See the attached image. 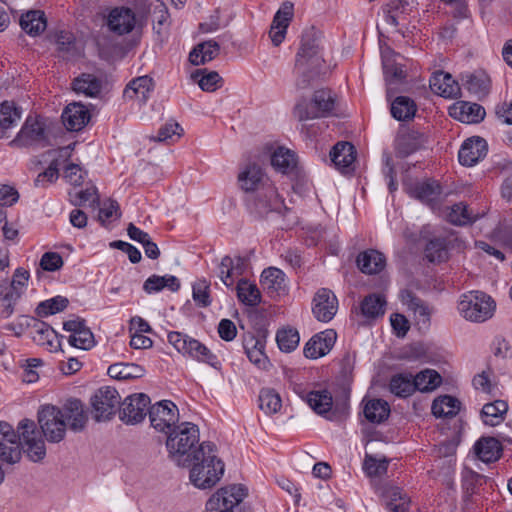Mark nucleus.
Here are the masks:
<instances>
[{
  "instance_id": "obj_1",
  "label": "nucleus",
  "mask_w": 512,
  "mask_h": 512,
  "mask_svg": "<svg viewBox=\"0 0 512 512\" xmlns=\"http://www.w3.org/2000/svg\"><path fill=\"white\" fill-rule=\"evenodd\" d=\"M190 467L189 479L198 489H210L223 477L225 464L218 457L215 444L202 442L187 462Z\"/></svg>"
},
{
  "instance_id": "obj_2",
  "label": "nucleus",
  "mask_w": 512,
  "mask_h": 512,
  "mask_svg": "<svg viewBox=\"0 0 512 512\" xmlns=\"http://www.w3.org/2000/svg\"><path fill=\"white\" fill-rule=\"evenodd\" d=\"M199 429L195 424L183 422L175 426L166 440L169 456L179 465L186 467L192 459L193 452L198 449Z\"/></svg>"
},
{
  "instance_id": "obj_3",
  "label": "nucleus",
  "mask_w": 512,
  "mask_h": 512,
  "mask_svg": "<svg viewBox=\"0 0 512 512\" xmlns=\"http://www.w3.org/2000/svg\"><path fill=\"white\" fill-rule=\"evenodd\" d=\"M323 64L318 44L314 39H303L296 56L295 68L301 74L296 81L299 90L307 89L311 79L318 74Z\"/></svg>"
},
{
  "instance_id": "obj_4",
  "label": "nucleus",
  "mask_w": 512,
  "mask_h": 512,
  "mask_svg": "<svg viewBox=\"0 0 512 512\" xmlns=\"http://www.w3.org/2000/svg\"><path fill=\"white\" fill-rule=\"evenodd\" d=\"M495 308V301L481 291H471L462 295L458 303L459 313L466 320L476 323L490 319L495 312Z\"/></svg>"
},
{
  "instance_id": "obj_5",
  "label": "nucleus",
  "mask_w": 512,
  "mask_h": 512,
  "mask_svg": "<svg viewBox=\"0 0 512 512\" xmlns=\"http://www.w3.org/2000/svg\"><path fill=\"white\" fill-rule=\"evenodd\" d=\"M335 106V98L330 90L320 89L314 92L311 102L305 99L297 102L293 115L299 121L326 117L331 114Z\"/></svg>"
},
{
  "instance_id": "obj_6",
  "label": "nucleus",
  "mask_w": 512,
  "mask_h": 512,
  "mask_svg": "<svg viewBox=\"0 0 512 512\" xmlns=\"http://www.w3.org/2000/svg\"><path fill=\"white\" fill-rule=\"evenodd\" d=\"M249 211L256 217L263 218L270 212H281L284 207L283 200L279 197L276 187L267 183L260 190L247 198Z\"/></svg>"
},
{
  "instance_id": "obj_7",
  "label": "nucleus",
  "mask_w": 512,
  "mask_h": 512,
  "mask_svg": "<svg viewBox=\"0 0 512 512\" xmlns=\"http://www.w3.org/2000/svg\"><path fill=\"white\" fill-rule=\"evenodd\" d=\"M38 423L49 442L58 443L64 439L67 423L60 408L53 405L43 406L38 412Z\"/></svg>"
},
{
  "instance_id": "obj_8",
  "label": "nucleus",
  "mask_w": 512,
  "mask_h": 512,
  "mask_svg": "<svg viewBox=\"0 0 512 512\" xmlns=\"http://www.w3.org/2000/svg\"><path fill=\"white\" fill-rule=\"evenodd\" d=\"M121 396L118 391L111 386L99 388L91 397V406L93 418L97 422L108 421L120 407Z\"/></svg>"
},
{
  "instance_id": "obj_9",
  "label": "nucleus",
  "mask_w": 512,
  "mask_h": 512,
  "mask_svg": "<svg viewBox=\"0 0 512 512\" xmlns=\"http://www.w3.org/2000/svg\"><path fill=\"white\" fill-rule=\"evenodd\" d=\"M18 431L21 433L23 451L27 457L33 462L42 461L46 456V447L34 421L29 419L20 421Z\"/></svg>"
},
{
  "instance_id": "obj_10",
  "label": "nucleus",
  "mask_w": 512,
  "mask_h": 512,
  "mask_svg": "<svg viewBox=\"0 0 512 512\" xmlns=\"http://www.w3.org/2000/svg\"><path fill=\"white\" fill-rule=\"evenodd\" d=\"M247 495L248 489L242 484L221 487L206 502V511L217 512L221 507L233 510Z\"/></svg>"
},
{
  "instance_id": "obj_11",
  "label": "nucleus",
  "mask_w": 512,
  "mask_h": 512,
  "mask_svg": "<svg viewBox=\"0 0 512 512\" xmlns=\"http://www.w3.org/2000/svg\"><path fill=\"white\" fill-rule=\"evenodd\" d=\"M168 341L183 355H188L198 361L211 365L215 360V356L204 344L180 332H170L168 334Z\"/></svg>"
},
{
  "instance_id": "obj_12",
  "label": "nucleus",
  "mask_w": 512,
  "mask_h": 512,
  "mask_svg": "<svg viewBox=\"0 0 512 512\" xmlns=\"http://www.w3.org/2000/svg\"><path fill=\"white\" fill-rule=\"evenodd\" d=\"M149 419L155 430L168 434L179 420L177 406L169 400L160 401L150 408Z\"/></svg>"
},
{
  "instance_id": "obj_13",
  "label": "nucleus",
  "mask_w": 512,
  "mask_h": 512,
  "mask_svg": "<svg viewBox=\"0 0 512 512\" xmlns=\"http://www.w3.org/2000/svg\"><path fill=\"white\" fill-rule=\"evenodd\" d=\"M22 455L19 434L7 422H0V460L8 464L20 461Z\"/></svg>"
},
{
  "instance_id": "obj_14",
  "label": "nucleus",
  "mask_w": 512,
  "mask_h": 512,
  "mask_svg": "<svg viewBox=\"0 0 512 512\" xmlns=\"http://www.w3.org/2000/svg\"><path fill=\"white\" fill-rule=\"evenodd\" d=\"M150 398L144 393L133 394L124 399L119 407V418L125 424L134 425L146 416Z\"/></svg>"
},
{
  "instance_id": "obj_15",
  "label": "nucleus",
  "mask_w": 512,
  "mask_h": 512,
  "mask_svg": "<svg viewBox=\"0 0 512 512\" xmlns=\"http://www.w3.org/2000/svg\"><path fill=\"white\" fill-rule=\"evenodd\" d=\"M338 310V300L335 294L327 289L321 288L313 298L312 313L320 322H329L334 318Z\"/></svg>"
},
{
  "instance_id": "obj_16",
  "label": "nucleus",
  "mask_w": 512,
  "mask_h": 512,
  "mask_svg": "<svg viewBox=\"0 0 512 512\" xmlns=\"http://www.w3.org/2000/svg\"><path fill=\"white\" fill-rule=\"evenodd\" d=\"M22 146L47 145V136L44 124L34 117H28L19 131L16 140Z\"/></svg>"
},
{
  "instance_id": "obj_17",
  "label": "nucleus",
  "mask_w": 512,
  "mask_h": 512,
  "mask_svg": "<svg viewBox=\"0 0 512 512\" xmlns=\"http://www.w3.org/2000/svg\"><path fill=\"white\" fill-rule=\"evenodd\" d=\"M63 328L70 332L68 342L71 346L82 350H88L93 347L94 336L83 320L66 321L63 324Z\"/></svg>"
},
{
  "instance_id": "obj_18",
  "label": "nucleus",
  "mask_w": 512,
  "mask_h": 512,
  "mask_svg": "<svg viewBox=\"0 0 512 512\" xmlns=\"http://www.w3.org/2000/svg\"><path fill=\"white\" fill-rule=\"evenodd\" d=\"M292 17L293 4L284 2L276 12L269 31V36L275 46H279L283 42Z\"/></svg>"
},
{
  "instance_id": "obj_19",
  "label": "nucleus",
  "mask_w": 512,
  "mask_h": 512,
  "mask_svg": "<svg viewBox=\"0 0 512 512\" xmlns=\"http://www.w3.org/2000/svg\"><path fill=\"white\" fill-rule=\"evenodd\" d=\"M487 142L481 137H472L462 144L458 158L464 166H473L487 154Z\"/></svg>"
},
{
  "instance_id": "obj_20",
  "label": "nucleus",
  "mask_w": 512,
  "mask_h": 512,
  "mask_svg": "<svg viewBox=\"0 0 512 512\" xmlns=\"http://www.w3.org/2000/svg\"><path fill=\"white\" fill-rule=\"evenodd\" d=\"M336 332L334 330H325L313 336L305 345L304 354L307 358L317 359L325 356L334 346Z\"/></svg>"
},
{
  "instance_id": "obj_21",
  "label": "nucleus",
  "mask_w": 512,
  "mask_h": 512,
  "mask_svg": "<svg viewBox=\"0 0 512 512\" xmlns=\"http://www.w3.org/2000/svg\"><path fill=\"white\" fill-rule=\"evenodd\" d=\"M485 114V109L477 103L459 101L449 108L451 117L467 124L479 123L484 119Z\"/></svg>"
},
{
  "instance_id": "obj_22",
  "label": "nucleus",
  "mask_w": 512,
  "mask_h": 512,
  "mask_svg": "<svg viewBox=\"0 0 512 512\" xmlns=\"http://www.w3.org/2000/svg\"><path fill=\"white\" fill-rule=\"evenodd\" d=\"M136 24L134 12L126 7H117L111 10L108 16V27L118 35L130 33Z\"/></svg>"
},
{
  "instance_id": "obj_23",
  "label": "nucleus",
  "mask_w": 512,
  "mask_h": 512,
  "mask_svg": "<svg viewBox=\"0 0 512 512\" xmlns=\"http://www.w3.org/2000/svg\"><path fill=\"white\" fill-rule=\"evenodd\" d=\"M64 126L70 131H80L89 121L88 109L80 103L69 104L62 113Z\"/></svg>"
},
{
  "instance_id": "obj_24",
  "label": "nucleus",
  "mask_w": 512,
  "mask_h": 512,
  "mask_svg": "<svg viewBox=\"0 0 512 512\" xmlns=\"http://www.w3.org/2000/svg\"><path fill=\"white\" fill-rule=\"evenodd\" d=\"M154 89V81L145 75L132 79L124 89V98L144 104Z\"/></svg>"
},
{
  "instance_id": "obj_25",
  "label": "nucleus",
  "mask_w": 512,
  "mask_h": 512,
  "mask_svg": "<svg viewBox=\"0 0 512 512\" xmlns=\"http://www.w3.org/2000/svg\"><path fill=\"white\" fill-rule=\"evenodd\" d=\"M431 90L445 98L460 96V86L449 73L437 71L430 78Z\"/></svg>"
},
{
  "instance_id": "obj_26",
  "label": "nucleus",
  "mask_w": 512,
  "mask_h": 512,
  "mask_svg": "<svg viewBox=\"0 0 512 512\" xmlns=\"http://www.w3.org/2000/svg\"><path fill=\"white\" fill-rule=\"evenodd\" d=\"M30 327L33 328L32 339L37 345L45 347L50 352L57 351L60 343L53 328L35 318Z\"/></svg>"
},
{
  "instance_id": "obj_27",
  "label": "nucleus",
  "mask_w": 512,
  "mask_h": 512,
  "mask_svg": "<svg viewBox=\"0 0 512 512\" xmlns=\"http://www.w3.org/2000/svg\"><path fill=\"white\" fill-rule=\"evenodd\" d=\"M62 412L64 414V419L69 423L71 430L74 432H79L84 429L88 418L80 400H69L65 404Z\"/></svg>"
},
{
  "instance_id": "obj_28",
  "label": "nucleus",
  "mask_w": 512,
  "mask_h": 512,
  "mask_svg": "<svg viewBox=\"0 0 512 512\" xmlns=\"http://www.w3.org/2000/svg\"><path fill=\"white\" fill-rule=\"evenodd\" d=\"M402 301L413 312L416 323L428 327L433 309L411 292H405Z\"/></svg>"
},
{
  "instance_id": "obj_29",
  "label": "nucleus",
  "mask_w": 512,
  "mask_h": 512,
  "mask_svg": "<svg viewBox=\"0 0 512 512\" xmlns=\"http://www.w3.org/2000/svg\"><path fill=\"white\" fill-rule=\"evenodd\" d=\"M264 175L259 166L256 164H249L238 175V182L240 187L246 192H254L260 190L263 185L268 182H263Z\"/></svg>"
},
{
  "instance_id": "obj_30",
  "label": "nucleus",
  "mask_w": 512,
  "mask_h": 512,
  "mask_svg": "<svg viewBox=\"0 0 512 512\" xmlns=\"http://www.w3.org/2000/svg\"><path fill=\"white\" fill-rule=\"evenodd\" d=\"M474 450L481 461L489 463L500 458L502 445L494 437H482L475 443Z\"/></svg>"
},
{
  "instance_id": "obj_31",
  "label": "nucleus",
  "mask_w": 512,
  "mask_h": 512,
  "mask_svg": "<svg viewBox=\"0 0 512 512\" xmlns=\"http://www.w3.org/2000/svg\"><path fill=\"white\" fill-rule=\"evenodd\" d=\"M244 349L249 360L259 369H266L269 366V359L264 353V339L248 337L244 340Z\"/></svg>"
},
{
  "instance_id": "obj_32",
  "label": "nucleus",
  "mask_w": 512,
  "mask_h": 512,
  "mask_svg": "<svg viewBox=\"0 0 512 512\" xmlns=\"http://www.w3.org/2000/svg\"><path fill=\"white\" fill-rule=\"evenodd\" d=\"M386 260L382 253L377 250L370 249L360 253L357 257V265L359 269L366 274H376L385 267Z\"/></svg>"
},
{
  "instance_id": "obj_33",
  "label": "nucleus",
  "mask_w": 512,
  "mask_h": 512,
  "mask_svg": "<svg viewBox=\"0 0 512 512\" xmlns=\"http://www.w3.org/2000/svg\"><path fill=\"white\" fill-rule=\"evenodd\" d=\"M462 85L477 97L485 96L490 89V78L483 71H476L462 76Z\"/></svg>"
},
{
  "instance_id": "obj_34",
  "label": "nucleus",
  "mask_w": 512,
  "mask_h": 512,
  "mask_svg": "<svg viewBox=\"0 0 512 512\" xmlns=\"http://www.w3.org/2000/svg\"><path fill=\"white\" fill-rule=\"evenodd\" d=\"M330 157L338 169H349L356 159L355 147L349 142H338L331 150Z\"/></svg>"
},
{
  "instance_id": "obj_35",
  "label": "nucleus",
  "mask_w": 512,
  "mask_h": 512,
  "mask_svg": "<svg viewBox=\"0 0 512 512\" xmlns=\"http://www.w3.org/2000/svg\"><path fill=\"white\" fill-rule=\"evenodd\" d=\"M168 288L172 292H177L180 289V281L173 275H151L148 277L143 284V290L147 294L157 293Z\"/></svg>"
},
{
  "instance_id": "obj_36",
  "label": "nucleus",
  "mask_w": 512,
  "mask_h": 512,
  "mask_svg": "<svg viewBox=\"0 0 512 512\" xmlns=\"http://www.w3.org/2000/svg\"><path fill=\"white\" fill-rule=\"evenodd\" d=\"M21 28L31 36H37L47 27L45 13L40 10H31L20 18Z\"/></svg>"
},
{
  "instance_id": "obj_37",
  "label": "nucleus",
  "mask_w": 512,
  "mask_h": 512,
  "mask_svg": "<svg viewBox=\"0 0 512 512\" xmlns=\"http://www.w3.org/2000/svg\"><path fill=\"white\" fill-rule=\"evenodd\" d=\"M423 144V134L416 131L406 132L397 137L396 151L401 157H406L419 150Z\"/></svg>"
},
{
  "instance_id": "obj_38",
  "label": "nucleus",
  "mask_w": 512,
  "mask_h": 512,
  "mask_svg": "<svg viewBox=\"0 0 512 512\" xmlns=\"http://www.w3.org/2000/svg\"><path fill=\"white\" fill-rule=\"evenodd\" d=\"M363 413L369 422L380 424L389 417L390 406L385 400L369 399L364 403Z\"/></svg>"
},
{
  "instance_id": "obj_39",
  "label": "nucleus",
  "mask_w": 512,
  "mask_h": 512,
  "mask_svg": "<svg viewBox=\"0 0 512 512\" xmlns=\"http://www.w3.org/2000/svg\"><path fill=\"white\" fill-rule=\"evenodd\" d=\"M220 52L219 44L214 40H209L198 44L189 54V60L193 65L204 64L213 60Z\"/></svg>"
},
{
  "instance_id": "obj_40",
  "label": "nucleus",
  "mask_w": 512,
  "mask_h": 512,
  "mask_svg": "<svg viewBox=\"0 0 512 512\" xmlns=\"http://www.w3.org/2000/svg\"><path fill=\"white\" fill-rule=\"evenodd\" d=\"M271 164L278 172L288 174L296 168V155L289 149L278 147L271 155Z\"/></svg>"
},
{
  "instance_id": "obj_41",
  "label": "nucleus",
  "mask_w": 512,
  "mask_h": 512,
  "mask_svg": "<svg viewBox=\"0 0 512 512\" xmlns=\"http://www.w3.org/2000/svg\"><path fill=\"white\" fill-rule=\"evenodd\" d=\"M460 401L450 395L436 398L432 403V414L435 417H454L460 410Z\"/></svg>"
},
{
  "instance_id": "obj_42",
  "label": "nucleus",
  "mask_w": 512,
  "mask_h": 512,
  "mask_svg": "<svg viewBox=\"0 0 512 512\" xmlns=\"http://www.w3.org/2000/svg\"><path fill=\"white\" fill-rule=\"evenodd\" d=\"M413 197L420 201L431 204L438 199L441 194L440 185L434 180H427L424 182L416 183L411 188Z\"/></svg>"
},
{
  "instance_id": "obj_43",
  "label": "nucleus",
  "mask_w": 512,
  "mask_h": 512,
  "mask_svg": "<svg viewBox=\"0 0 512 512\" xmlns=\"http://www.w3.org/2000/svg\"><path fill=\"white\" fill-rule=\"evenodd\" d=\"M414 383L415 379L412 374L399 373L392 376L389 383V390L395 396L405 398L416 390Z\"/></svg>"
},
{
  "instance_id": "obj_44",
  "label": "nucleus",
  "mask_w": 512,
  "mask_h": 512,
  "mask_svg": "<svg viewBox=\"0 0 512 512\" xmlns=\"http://www.w3.org/2000/svg\"><path fill=\"white\" fill-rule=\"evenodd\" d=\"M508 411V404L502 400L487 403L481 410V416L486 425L496 426L504 420Z\"/></svg>"
},
{
  "instance_id": "obj_45",
  "label": "nucleus",
  "mask_w": 512,
  "mask_h": 512,
  "mask_svg": "<svg viewBox=\"0 0 512 512\" xmlns=\"http://www.w3.org/2000/svg\"><path fill=\"white\" fill-rule=\"evenodd\" d=\"M417 107L411 98L398 96L391 103V114L398 121H407L414 117Z\"/></svg>"
},
{
  "instance_id": "obj_46",
  "label": "nucleus",
  "mask_w": 512,
  "mask_h": 512,
  "mask_svg": "<svg viewBox=\"0 0 512 512\" xmlns=\"http://www.w3.org/2000/svg\"><path fill=\"white\" fill-rule=\"evenodd\" d=\"M108 375L117 380L140 378L144 375L143 367L134 363H115L108 367Z\"/></svg>"
},
{
  "instance_id": "obj_47",
  "label": "nucleus",
  "mask_w": 512,
  "mask_h": 512,
  "mask_svg": "<svg viewBox=\"0 0 512 512\" xmlns=\"http://www.w3.org/2000/svg\"><path fill=\"white\" fill-rule=\"evenodd\" d=\"M29 277V272L24 268L19 267L14 271L10 284L6 281L0 282V285L6 286L8 293H10L6 294V297H9L10 299H19L24 288L27 286Z\"/></svg>"
},
{
  "instance_id": "obj_48",
  "label": "nucleus",
  "mask_w": 512,
  "mask_h": 512,
  "mask_svg": "<svg viewBox=\"0 0 512 512\" xmlns=\"http://www.w3.org/2000/svg\"><path fill=\"white\" fill-rule=\"evenodd\" d=\"M479 213H473L463 202L451 206L447 214L448 221L454 225L463 226L471 224L479 218Z\"/></svg>"
},
{
  "instance_id": "obj_49",
  "label": "nucleus",
  "mask_w": 512,
  "mask_h": 512,
  "mask_svg": "<svg viewBox=\"0 0 512 512\" xmlns=\"http://www.w3.org/2000/svg\"><path fill=\"white\" fill-rule=\"evenodd\" d=\"M386 507L390 512H406L409 506L407 495L398 487L385 491Z\"/></svg>"
},
{
  "instance_id": "obj_50",
  "label": "nucleus",
  "mask_w": 512,
  "mask_h": 512,
  "mask_svg": "<svg viewBox=\"0 0 512 512\" xmlns=\"http://www.w3.org/2000/svg\"><path fill=\"white\" fill-rule=\"evenodd\" d=\"M307 403L316 413L322 415L331 410L333 399L327 390L311 391L307 394Z\"/></svg>"
},
{
  "instance_id": "obj_51",
  "label": "nucleus",
  "mask_w": 512,
  "mask_h": 512,
  "mask_svg": "<svg viewBox=\"0 0 512 512\" xmlns=\"http://www.w3.org/2000/svg\"><path fill=\"white\" fill-rule=\"evenodd\" d=\"M261 285L271 292H280L285 286V275L280 269L269 267L261 274Z\"/></svg>"
},
{
  "instance_id": "obj_52",
  "label": "nucleus",
  "mask_w": 512,
  "mask_h": 512,
  "mask_svg": "<svg viewBox=\"0 0 512 512\" xmlns=\"http://www.w3.org/2000/svg\"><path fill=\"white\" fill-rule=\"evenodd\" d=\"M237 296L239 301L248 306H256L261 301V294L256 284L241 279L237 284Z\"/></svg>"
},
{
  "instance_id": "obj_53",
  "label": "nucleus",
  "mask_w": 512,
  "mask_h": 512,
  "mask_svg": "<svg viewBox=\"0 0 512 512\" xmlns=\"http://www.w3.org/2000/svg\"><path fill=\"white\" fill-rule=\"evenodd\" d=\"M416 390L428 392L435 390L442 382L440 374L432 369H425L414 376Z\"/></svg>"
},
{
  "instance_id": "obj_54",
  "label": "nucleus",
  "mask_w": 512,
  "mask_h": 512,
  "mask_svg": "<svg viewBox=\"0 0 512 512\" xmlns=\"http://www.w3.org/2000/svg\"><path fill=\"white\" fill-rule=\"evenodd\" d=\"M73 89L86 96H96L101 90L100 80L92 74H82L73 82Z\"/></svg>"
},
{
  "instance_id": "obj_55",
  "label": "nucleus",
  "mask_w": 512,
  "mask_h": 512,
  "mask_svg": "<svg viewBox=\"0 0 512 512\" xmlns=\"http://www.w3.org/2000/svg\"><path fill=\"white\" fill-rule=\"evenodd\" d=\"M386 300L378 294H370L361 304L362 314L367 318H377L385 312Z\"/></svg>"
},
{
  "instance_id": "obj_56",
  "label": "nucleus",
  "mask_w": 512,
  "mask_h": 512,
  "mask_svg": "<svg viewBox=\"0 0 512 512\" xmlns=\"http://www.w3.org/2000/svg\"><path fill=\"white\" fill-rule=\"evenodd\" d=\"M55 37L57 50L61 53V57L70 60L80 55L75 39L70 32L60 31Z\"/></svg>"
},
{
  "instance_id": "obj_57",
  "label": "nucleus",
  "mask_w": 512,
  "mask_h": 512,
  "mask_svg": "<svg viewBox=\"0 0 512 512\" xmlns=\"http://www.w3.org/2000/svg\"><path fill=\"white\" fill-rule=\"evenodd\" d=\"M258 400L259 408L267 415L279 412L282 407L279 394L272 389H262Z\"/></svg>"
},
{
  "instance_id": "obj_58",
  "label": "nucleus",
  "mask_w": 512,
  "mask_h": 512,
  "mask_svg": "<svg viewBox=\"0 0 512 512\" xmlns=\"http://www.w3.org/2000/svg\"><path fill=\"white\" fill-rule=\"evenodd\" d=\"M68 299L62 296H56L42 301L36 307V314L40 317H47L63 311L68 306Z\"/></svg>"
},
{
  "instance_id": "obj_59",
  "label": "nucleus",
  "mask_w": 512,
  "mask_h": 512,
  "mask_svg": "<svg viewBox=\"0 0 512 512\" xmlns=\"http://www.w3.org/2000/svg\"><path fill=\"white\" fill-rule=\"evenodd\" d=\"M21 111L12 102L5 101L0 105V128L5 130L17 124Z\"/></svg>"
},
{
  "instance_id": "obj_60",
  "label": "nucleus",
  "mask_w": 512,
  "mask_h": 512,
  "mask_svg": "<svg viewBox=\"0 0 512 512\" xmlns=\"http://www.w3.org/2000/svg\"><path fill=\"white\" fill-rule=\"evenodd\" d=\"M298 331L292 328H284L277 332L276 341L281 351L291 352L299 344Z\"/></svg>"
},
{
  "instance_id": "obj_61",
  "label": "nucleus",
  "mask_w": 512,
  "mask_h": 512,
  "mask_svg": "<svg viewBox=\"0 0 512 512\" xmlns=\"http://www.w3.org/2000/svg\"><path fill=\"white\" fill-rule=\"evenodd\" d=\"M425 254L430 262H442L448 258V250L444 239L430 240L425 248Z\"/></svg>"
},
{
  "instance_id": "obj_62",
  "label": "nucleus",
  "mask_w": 512,
  "mask_h": 512,
  "mask_svg": "<svg viewBox=\"0 0 512 512\" xmlns=\"http://www.w3.org/2000/svg\"><path fill=\"white\" fill-rule=\"evenodd\" d=\"M382 62L385 79L389 84L400 82L406 77L403 67L395 63L386 54L383 55Z\"/></svg>"
},
{
  "instance_id": "obj_63",
  "label": "nucleus",
  "mask_w": 512,
  "mask_h": 512,
  "mask_svg": "<svg viewBox=\"0 0 512 512\" xmlns=\"http://www.w3.org/2000/svg\"><path fill=\"white\" fill-rule=\"evenodd\" d=\"M210 284L205 280H198L193 284V300L200 307H207L211 304L209 294Z\"/></svg>"
},
{
  "instance_id": "obj_64",
  "label": "nucleus",
  "mask_w": 512,
  "mask_h": 512,
  "mask_svg": "<svg viewBox=\"0 0 512 512\" xmlns=\"http://www.w3.org/2000/svg\"><path fill=\"white\" fill-rule=\"evenodd\" d=\"M388 461L383 459H377L376 457L367 455L364 460L363 469L368 476H382L387 472Z\"/></svg>"
}]
</instances>
